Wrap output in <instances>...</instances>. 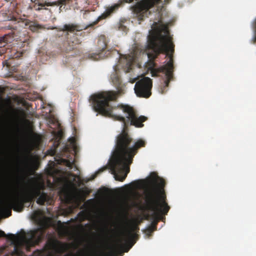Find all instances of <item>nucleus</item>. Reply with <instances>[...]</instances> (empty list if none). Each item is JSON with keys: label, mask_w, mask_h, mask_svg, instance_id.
Here are the masks:
<instances>
[{"label": "nucleus", "mask_w": 256, "mask_h": 256, "mask_svg": "<svg viewBox=\"0 0 256 256\" xmlns=\"http://www.w3.org/2000/svg\"><path fill=\"white\" fill-rule=\"evenodd\" d=\"M153 30L148 36L147 55L148 60L146 64L152 76L164 77L160 82L158 91L164 94L168 91L169 83L174 78V44L170 36L167 24L162 20L152 24Z\"/></svg>", "instance_id": "obj_1"}, {"label": "nucleus", "mask_w": 256, "mask_h": 256, "mask_svg": "<svg viewBox=\"0 0 256 256\" xmlns=\"http://www.w3.org/2000/svg\"><path fill=\"white\" fill-rule=\"evenodd\" d=\"M117 98L116 94L112 92H104L92 95L90 96L92 108L102 115L122 122L124 129L128 128L129 126L143 127V122L148 118L144 116H138L132 107L127 104L112 106L110 104V102L116 100Z\"/></svg>", "instance_id": "obj_2"}, {"label": "nucleus", "mask_w": 256, "mask_h": 256, "mask_svg": "<svg viewBox=\"0 0 256 256\" xmlns=\"http://www.w3.org/2000/svg\"><path fill=\"white\" fill-rule=\"evenodd\" d=\"M151 186L144 192L146 210L152 212L148 214L146 219H155L161 214H166L170 209L166 202V194L164 190V180L156 173L151 174Z\"/></svg>", "instance_id": "obj_3"}, {"label": "nucleus", "mask_w": 256, "mask_h": 256, "mask_svg": "<svg viewBox=\"0 0 256 256\" xmlns=\"http://www.w3.org/2000/svg\"><path fill=\"white\" fill-rule=\"evenodd\" d=\"M44 186H36L34 188L30 194L27 195L20 188L19 184L14 189V192L7 201L0 202V214H4L6 218L12 215V209L21 212L24 209V204L26 202L34 200L37 198L36 203L44 205L46 202H49L50 198L43 190Z\"/></svg>", "instance_id": "obj_4"}, {"label": "nucleus", "mask_w": 256, "mask_h": 256, "mask_svg": "<svg viewBox=\"0 0 256 256\" xmlns=\"http://www.w3.org/2000/svg\"><path fill=\"white\" fill-rule=\"evenodd\" d=\"M128 128L123 127L122 132L116 138V149L113 159L110 164L112 173L116 180L123 182L130 172L128 166L131 144L132 138L126 132Z\"/></svg>", "instance_id": "obj_5"}, {"label": "nucleus", "mask_w": 256, "mask_h": 256, "mask_svg": "<svg viewBox=\"0 0 256 256\" xmlns=\"http://www.w3.org/2000/svg\"><path fill=\"white\" fill-rule=\"evenodd\" d=\"M45 230L44 228L40 227L30 230L26 235L24 233L21 236H16L12 234H6L4 231L0 230V238L6 237L8 240H10L12 244L22 241L28 248L39 244L44 236Z\"/></svg>", "instance_id": "obj_6"}, {"label": "nucleus", "mask_w": 256, "mask_h": 256, "mask_svg": "<svg viewBox=\"0 0 256 256\" xmlns=\"http://www.w3.org/2000/svg\"><path fill=\"white\" fill-rule=\"evenodd\" d=\"M120 4H115L111 6L108 7L106 11L99 16L96 20L88 25H80L75 24H65L62 26L56 28L60 31H66L70 32H80L83 30H86L90 27H92L98 24V22L110 16L114 12H115L118 8Z\"/></svg>", "instance_id": "obj_7"}, {"label": "nucleus", "mask_w": 256, "mask_h": 256, "mask_svg": "<svg viewBox=\"0 0 256 256\" xmlns=\"http://www.w3.org/2000/svg\"><path fill=\"white\" fill-rule=\"evenodd\" d=\"M152 80L148 77H144L136 83L134 92L138 97L148 98L152 94Z\"/></svg>", "instance_id": "obj_8"}, {"label": "nucleus", "mask_w": 256, "mask_h": 256, "mask_svg": "<svg viewBox=\"0 0 256 256\" xmlns=\"http://www.w3.org/2000/svg\"><path fill=\"white\" fill-rule=\"evenodd\" d=\"M14 22V24H9L6 28L8 30H16L20 28H28L31 31L36 32L39 30L43 28V26L34 21H31L29 20L24 19V20H20L17 21L14 20L12 21Z\"/></svg>", "instance_id": "obj_9"}, {"label": "nucleus", "mask_w": 256, "mask_h": 256, "mask_svg": "<svg viewBox=\"0 0 256 256\" xmlns=\"http://www.w3.org/2000/svg\"><path fill=\"white\" fill-rule=\"evenodd\" d=\"M161 0H142L141 2L136 4L134 8V11L138 14L140 18L148 16L150 14L149 10Z\"/></svg>", "instance_id": "obj_10"}, {"label": "nucleus", "mask_w": 256, "mask_h": 256, "mask_svg": "<svg viewBox=\"0 0 256 256\" xmlns=\"http://www.w3.org/2000/svg\"><path fill=\"white\" fill-rule=\"evenodd\" d=\"M107 40L104 36L99 37L98 44L100 50L98 52L92 53L90 55V58L94 60H98L108 56L110 54L109 50L106 51L107 48Z\"/></svg>", "instance_id": "obj_11"}, {"label": "nucleus", "mask_w": 256, "mask_h": 256, "mask_svg": "<svg viewBox=\"0 0 256 256\" xmlns=\"http://www.w3.org/2000/svg\"><path fill=\"white\" fill-rule=\"evenodd\" d=\"M110 78L113 84L117 90V92L112 91L116 94L117 97L118 95L124 94L125 86L122 84L121 79L118 74L115 72L111 74Z\"/></svg>", "instance_id": "obj_12"}, {"label": "nucleus", "mask_w": 256, "mask_h": 256, "mask_svg": "<svg viewBox=\"0 0 256 256\" xmlns=\"http://www.w3.org/2000/svg\"><path fill=\"white\" fill-rule=\"evenodd\" d=\"M146 145V142L142 139H138L134 143L130 151V154L128 159V166L130 167V165L132 162L133 158L137 154L138 150L141 148L145 147Z\"/></svg>", "instance_id": "obj_13"}, {"label": "nucleus", "mask_w": 256, "mask_h": 256, "mask_svg": "<svg viewBox=\"0 0 256 256\" xmlns=\"http://www.w3.org/2000/svg\"><path fill=\"white\" fill-rule=\"evenodd\" d=\"M68 46L66 47V50H72L76 48V46L80 44V40L78 38L76 35L73 34L72 37L67 40Z\"/></svg>", "instance_id": "obj_14"}, {"label": "nucleus", "mask_w": 256, "mask_h": 256, "mask_svg": "<svg viewBox=\"0 0 256 256\" xmlns=\"http://www.w3.org/2000/svg\"><path fill=\"white\" fill-rule=\"evenodd\" d=\"M14 35L15 32H12V33H8L0 38V47H4L8 43L10 42L14 38Z\"/></svg>", "instance_id": "obj_15"}, {"label": "nucleus", "mask_w": 256, "mask_h": 256, "mask_svg": "<svg viewBox=\"0 0 256 256\" xmlns=\"http://www.w3.org/2000/svg\"><path fill=\"white\" fill-rule=\"evenodd\" d=\"M134 58L133 56H125L124 58V60L126 61V72H128L132 70V66L133 64Z\"/></svg>", "instance_id": "obj_16"}, {"label": "nucleus", "mask_w": 256, "mask_h": 256, "mask_svg": "<svg viewBox=\"0 0 256 256\" xmlns=\"http://www.w3.org/2000/svg\"><path fill=\"white\" fill-rule=\"evenodd\" d=\"M138 230L139 228L138 226V224L135 222H133L131 224L130 226L129 229L127 230L126 234L131 238H132L134 235V232L135 231H137Z\"/></svg>", "instance_id": "obj_17"}, {"label": "nucleus", "mask_w": 256, "mask_h": 256, "mask_svg": "<svg viewBox=\"0 0 256 256\" xmlns=\"http://www.w3.org/2000/svg\"><path fill=\"white\" fill-rule=\"evenodd\" d=\"M154 231V229H152V226H149L146 230V233L148 235H150Z\"/></svg>", "instance_id": "obj_18"}, {"label": "nucleus", "mask_w": 256, "mask_h": 256, "mask_svg": "<svg viewBox=\"0 0 256 256\" xmlns=\"http://www.w3.org/2000/svg\"><path fill=\"white\" fill-rule=\"evenodd\" d=\"M108 231L109 229L107 226H104V228H102V232L104 234V235L106 236H108Z\"/></svg>", "instance_id": "obj_19"}, {"label": "nucleus", "mask_w": 256, "mask_h": 256, "mask_svg": "<svg viewBox=\"0 0 256 256\" xmlns=\"http://www.w3.org/2000/svg\"><path fill=\"white\" fill-rule=\"evenodd\" d=\"M78 215V216H82V218H84L85 216V214L83 211L80 212Z\"/></svg>", "instance_id": "obj_20"}, {"label": "nucleus", "mask_w": 256, "mask_h": 256, "mask_svg": "<svg viewBox=\"0 0 256 256\" xmlns=\"http://www.w3.org/2000/svg\"><path fill=\"white\" fill-rule=\"evenodd\" d=\"M156 223H154L150 226H152V229H154V230H156Z\"/></svg>", "instance_id": "obj_21"}, {"label": "nucleus", "mask_w": 256, "mask_h": 256, "mask_svg": "<svg viewBox=\"0 0 256 256\" xmlns=\"http://www.w3.org/2000/svg\"><path fill=\"white\" fill-rule=\"evenodd\" d=\"M22 54H16L14 56V57L15 58H17L18 57H20L22 56Z\"/></svg>", "instance_id": "obj_22"}, {"label": "nucleus", "mask_w": 256, "mask_h": 256, "mask_svg": "<svg viewBox=\"0 0 256 256\" xmlns=\"http://www.w3.org/2000/svg\"><path fill=\"white\" fill-rule=\"evenodd\" d=\"M133 0H123V2H132Z\"/></svg>", "instance_id": "obj_23"}, {"label": "nucleus", "mask_w": 256, "mask_h": 256, "mask_svg": "<svg viewBox=\"0 0 256 256\" xmlns=\"http://www.w3.org/2000/svg\"><path fill=\"white\" fill-rule=\"evenodd\" d=\"M134 242H133V243L130 245V248L127 250H126V252H127L129 250V249L132 247V246L134 245Z\"/></svg>", "instance_id": "obj_24"}, {"label": "nucleus", "mask_w": 256, "mask_h": 256, "mask_svg": "<svg viewBox=\"0 0 256 256\" xmlns=\"http://www.w3.org/2000/svg\"><path fill=\"white\" fill-rule=\"evenodd\" d=\"M31 1L36 4V2H37V0H31Z\"/></svg>", "instance_id": "obj_25"}, {"label": "nucleus", "mask_w": 256, "mask_h": 256, "mask_svg": "<svg viewBox=\"0 0 256 256\" xmlns=\"http://www.w3.org/2000/svg\"><path fill=\"white\" fill-rule=\"evenodd\" d=\"M42 8H36V10H40Z\"/></svg>", "instance_id": "obj_26"}, {"label": "nucleus", "mask_w": 256, "mask_h": 256, "mask_svg": "<svg viewBox=\"0 0 256 256\" xmlns=\"http://www.w3.org/2000/svg\"><path fill=\"white\" fill-rule=\"evenodd\" d=\"M58 224H62L61 222H60V221H58Z\"/></svg>", "instance_id": "obj_27"}, {"label": "nucleus", "mask_w": 256, "mask_h": 256, "mask_svg": "<svg viewBox=\"0 0 256 256\" xmlns=\"http://www.w3.org/2000/svg\"><path fill=\"white\" fill-rule=\"evenodd\" d=\"M95 176H93V178H92V179L94 178V177H95Z\"/></svg>", "instance_id": "obj_28"}]
</instances>
